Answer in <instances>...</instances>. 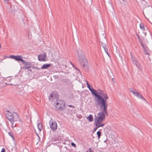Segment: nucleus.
Masks as SVG:
<instances>
[{
    "label": "nucleus",
    "instance_id": "29",
    "mask_svg": "<svg viewBox=\"0 0 152 152\" xmlns=\"http://www.w3.org/2000/svg\"><path fill=\"white\" fill-rule=\"evenodd\" d=\"M4 1L5 2H6L7 3H8L9 2V0H4Z\"/></svg>",
    "mask_w": 152,
    "mask_h": 152
},
{
    "label": "nucleus",
    "instance_id": "19",
    "mask_svg": "<svg viewBox=\"0 0 152 152\" xmlns=\"http://www.w3.org/2000/svg\"><path fill=\"white\" fill-rule=\"evenodd\" d=\"M101 133L100 131H98L97 132V134L98 136V137L99 139L100 138V137L101 136Z\"/></svg>",
    "mask_w": 152,
    "mask_h": 152
},
{
    "label": "nucleus",
    "instance_id": "38",
    "mask_svg": "<svg viewBox=\"0 0 152 152\" xmlns=\"http://www.w3.org/2000/svg\"><path fill=\"white\" fill-rule=\"evenodd\" d=\"M104 142H106V140H105L104 141Z\"/></svg>",
    "mask_w": 152,
    "mask_h": 152
},
{
    "label": "nucleus",
    "instance_id": "14",
    "mask_svg": "<svg viewBox=\"0 0 152 152\" xmlns=\"http://www.w3.org/2000/svg\"><path fill=\"white\" fill-rule=\"evenodd\" d=\"M89 122H91L93 120V117L91 115H89L87 118Z\"/></svg>",
    "mask_w": 152,
    "mask_h": 152
},
{
    "label": "nucleus",
    "instance_id": "23",
    "mask_svg": "<svg viewBox=\"0 0 152 152\" xmlns=\"http://www.w3.org/2000/svg\"><path fill=\"white\" fill-rule=\"evenodd\" d=\"M71 145L72 146H73L74 147H76V145L75 144L74 142H72L71 143Z\"/></svg>",
    "mask_w": 152,
    "mask_h": 152
},
{
    "label": "nucleus",
    "instance_id": "8",
    "mask_svg": "<svg viewBox=\"0 0 152 152\" xmlns=\"http://www.w3.org/2000/svg\"><path fill=\"white\" fill-rule=\"evenodd\" d=\"M58 96L57 94H56L54 93H51L49 97V99L52 102H56L58 101Z\"/></svg>",
    "mask_w": 152,
    "mask_h": 152
},
{
    "label": "nucleus",
    "instance_id": "25",
    "mask_svg": "<svg viewBox=\"0 0 152 152\" xmlns=\"http://www.w3.org/2000/svg\"><path fill=\"white\" fill-rule=\"evenodd\" d=\"M102 47L103 48H105L107 47L105 44L102 43Z\"/></svg>",
    "mask_w": 152,
    "mask_h": 152
},
{
    "label": "nucleus",
    "instance_id": "6",
    "mask_svg": "<svg viewBox=\"0 0 152 152\" xmlns=\"http://www.w3.org/2000/svg\"><path fill=\"white\" fill-rule=\"evenodd\" d=\"M59 102L60 103L58 102H56V103L54 102V104H56L55 107L57 110L62 111L65 108V103L63 101L60 100Z\"/></svg>",
    "mask_w": 152,
    "mask_h": 152
},
{
    "label": "nucleus",
    "instance_id": "26",
    "mask_svg": "<svg viewBox=\"0 0 152 152\" xmlns=\"http://www.w3.org/2000/svg\"><path fill=\"white\" fill-rule=\"evenodd\" d=\"M8 85H14V86H18V84H12V83H9L8 84Z\"/></svg>",
    "mask_w": 152,
    "mask_h": 152
},
{
    "label": "nucleus",
    "instance_id": "13",
    "mask_svg": "<svg viewBox=\"0 0 152 152\" xmlns=\"http://www.w3.org/2000/svg\"><path fill=\"white\" fill-rule=\"evenodd\" d=\"M142 5L143 8V11L144 10L145 11L146 10V7H145L142 4H144L145 5L146 4H147V2L145 0H142Z\"/></svg>",
    "mask_w": 152,
    "mask_h": 152
},
{
    "label": "nucleus",
    "instance_id": "4",
    "mask_svg": "<svg viewBox=\"0 0 152 152\" xmlns=\"http://www.w3.org/2000/svg\"><path fill=\"white\" fill-rule=\"evenodd\" d=\"M9 58L14 59L16 61L21 62L24 65L23 68L24 69H28L32 67L31 66V63L25 61L23 59V57L22 55H10Z\"/></svg>",
    "mask_w": 152,
    "mask_h": 152
},
{
    "label": "nucleus",
    "instance_id": "11",
    "mask_svg": "<svg viewBox=\"0 0 152 152\" xmlns=\"http://www.w3.org/2000/svg\"><path fill=\"white\" fill-rule=\"evenodd\" d=\"M87 87L88 88L89 90L91 92L92 94H95V93H94V91H94V89L93 88L92 86H91L90 85L88 84L87 81Z\"/></svg>",
    "mask_w": 152,
    "mask_h": 152
},
{
    "label": "nucleus",
    "instance_id": "17",
    "mask_svg": "<svg viewBox=\"0 0 152 152\" xmlns=\"http://www.w3.org/2000/svg\"><path fill=\"white\" fill-rule=\"evenodd\" d=\"M140 27L141 29H142L144 31L145 30V28L143 24L141 23L140 25Z\"/></svg>",
    "mask_w": 152,
    "mask_h": 152
},
{
    "label": "nucleus",
    "instance_id": "16",
    "mask_svg": "<svg viewBox=\"0 0 152 152\" xmlns=\"http://www.w3.org/2000/svg\"><path fill=\"white\" fill-rule=\"evenodd\" d=\"M8 134L12 138V139L14 141L15 140V137L14 136L12 133L11 132H8Z\"/></svg>",
    "mask_w": 152,
    "mask_h": 152
},
{
    "label": "nucleus",
    "instance_id": "15",
    "mask_svg": "<svg viewBox=\"0 0 152 152\" xmlns=\"http://www.w3.org/2000/svg\"><path fill=\"white\" fill-rule=\"evenodd\" d=\"M37 127L39 130L40 131L43 128L42 124L40 123H38L37 124Z\"/></svg>",
    "mask_w": 152,
    "mask_h": 152
},
{
    "label": "nucleus",
    "instance_id": "40",
    "mask_svg": "<svg viewBox=\"0 0 152 152\" xmlns=\"http://www.w3.org/2000/svg\"><path fill=\"white\" fill-rule=\"evenodd\" d=\"M149 7H150L151 8V7H149Z\"/></svg>",
    "mask_w": 152,
    "mask_h": 152
},
{
    "label": "nucleus",
    "instance_id": "3",
    "mask_svg": "<svg viewBox=\"0 0 152 152\" xmlns=\"http://www.w3.org/2000/svg\"><path fill=\"white\" fill-rule=\"evenodd\" d=\"M8 113L6 115L7 118L9 120L11 124V126L14 128L16 126V123L15 122L19 121L20 122H22L21 119L19 118L18 114L16 112L12 113L10 112L8 110L7 111Z\"/></svg>",
    "mask_w": 152,
    "mask_h": 152
},
{
    "label": "nucleus",
    "instance_id": "37",
    "mask_svg": "<svg viewBox=\"0 0 152 152\" xmlns=\"http://www.w3.org/2000/svg\"><path fill=\"white\" fill-rule=\"evenodd\" d=\"M144 34L145 35H146V33H145Z\"/></svg>",
    "mask_w": 152,
    "mask_h": 152
},
{
    "label": "nucleus",
    "instance_id": "22",
    "mask_svg": "<svg viewBox=\"0 0 152 152\" xmlns=\"http://www.w3.org/2000/svg\"><path fill=\"white\" fill-rule=\"evenodd\" d=\"M143 46H142L143 48L145 50V51H147V47L146 45H143Z\"/></svg>",
    "mask_w": 152,
    "mask_h": 152
},
{
    "label": "nucleus",
    "instance_id": "2",
    "mask_svg": "<svg viewBox=\"0 0 152 152\" xmlns=\"http://www.w3.org/2000/svg\"><path fill=\"white\" fill-rule=\"evenodd\" d=\"M105 115L106 116H108V113H107V114L103 110H102L101 111L98 113L97 116H96V115H95L94 124L96 127L94 129L93 132H95L97 129L99 127L98 124H101V122L105 119Z\"/></svg>",
    "mask_w": 152,
    "mask_h": 152
},
{
    "label": "nucleus",
    "instance_id": "31",
    "mask_svg": "<svg viewBox=\"0 0 152 152\" xmlns=\"http://www.w3.org/2000/svg\"><path fill=\"white\" fill-rule=\"evenodd\" d=\"M70 63H71V64L72 65V66H73V67L75 68L77 70H79V69H77V68H75L74 66V65L73 64H72L71 62H70Z\"/></svg>",
    "mask_w": 152,
    "mask_h": 152
},
{
    "label": "nucleus",
    "instance_id": "24",
    "mask_svg": "<svg viewBox=\"0 0 152 152\" xmlns=\"http://www.w3.org/2000/svg\"><path fill=\"white\" fill-rule=\"evenodd\" d=\"M104 124H98V126H99V127H103V126H104Z\"/></svg>",
    "mask_w": 152,
    "mask_h": 152
},
{
    "label": "nucleus",
    "instance_id": "27",
    "mask_svg": "<svg viewBox=\"0 0 152 152\" xmlns=\"http://www.w3.org/2000/svg\"><path fill=\"white\" fill-rule=\"evenodd\" d=\"M5 149L4 148H3L1 150V152H5Z\"/></svg>",
    "mask_w": 152,
    "mask_h": 152
},
{
    "label": "nucleus",
    "instance_id": "5",
    "mask_svg": "<svg viewBox=\"0 0 152 152\" xmlns=\"http://www.w3.org/2000/svg\"><path fill=\"white\" fill-rule=\"evenodd\" d=\"M77 52L79 60L81 62H83V66H84L85 64L87 63V61L83 51L80 49H78L77 50Z\"/></svg>",
    "mask_w": 152,
    "mask_h": 152
},
{
    "label": "nucleus",
    "instance_id": "28",
    "mask_svg": "<svg viewBox=\"0 0 152 152\" xmlns=\"http://www.w3.org/2000/svg\"><path fill=\"white\" fill-rule=\"evenodd\" d=\"M69 107H73V108H74L75 107V106L72 105H69L68 106Z\"/></svg>",
    "mask_w": 152,
    "mask_h": 152
},
{
    "label": "nucleus",
    "instance_id": "10",
    "mask_svg": "<svg viewBox=\"0 0 152 152\" xmlns=\"http://www.w3.org/2000/svg\"><path fill=\"white\" fill-rule=\"evenodd\" d=\"M46 58V55L45 53L43 55H40L38 56V59L39 61H46L45 59Z\"/></svg>",
    "mask_w": 152,
    "mask_h": 152
},
{
    "label": "nucleus",
    "instance_id": "7",
    "mask_svg": "<svg viewBox=\"0 0 152 152\" xmlns=\"http://www.w3.org/2000/svg\"><path fill=\"white\" fill-rule=\"evenodd\" d=\"M130 90L134 95L136 97H138L139 99H143L144 100L146 101L145 99L142 96V95L137 91V90L136 89H130Z\"/></svg>",
    "mask_w": 152,
    "mask_h": 152
},
{
    "label": "nucleus",
    "instance_id": "1",
    "mask_svg": "<svg viewBox=\"0 0 152 152\" xmlns=\"http://www.w3.org/2000/svg\"><path fill=\"white\" fill-rule=\"evenodd\" d=\"M94 91L95 94H93L95 97L94 101L96 104L100 105V108L102 109L105 113L107 114V109L108 105L107 100L108 97L106 93L101 90H98L97 91L94 89Z\"/></svg>",
    "mask_w": 152,
    "mask_h": 152
},
{
    "label": "nucleus",
    "instance_id": "35",
    "mask_svg": "<svg viewBox=\"0 0 152 152\" xmlns=\"http://www.w3.org/2000/svg\"><path fill=\"white\" fill-rule=\"evenodd\" d=\"M29 71L31 72H32V70L31 69H28Z\"/></svg>",
    "mask_w": 152,
    "mask_h": 152
},
{
    "label": "nucleus",
    "instance_id": "39",
    "mask_svg": "<svg viewBox=\"0 0 152 152\" xmlns=\"http://www.w3.org/2000/svg\"><path fill=\"white\" fill-rule=\"evenodd\" d=\"M122 0L124 1L125 0Z\"/></svg>",
    "mask_w": 152,
    "mask_h": 152
},
{
    "label": "nucleus",
    "instance_id": "33",
    "mask_svg": "<svg viewBox=\"0 0 152 152\" xmlns=\"http://www.w3.org/2000/svg\"><path fill=\"white\" fill-rule=\"evenodd\" d=\"M137 36L138 39H140V37L139 36V35L138 34H137Z\"/></svg>",
    "mask_w": 152,
    "mask_h": 152
},
{
    "label": "nucleus",
    "instance_id": "36",
    "mask_svg": "<svg viewBox=\"0 0 152 152\" xmlns=\"http://www.w3.org/2000/svg\"><path fill=\"white\" fill-rule=\"evenodd\" d=\"M9 80V81H10L11 80H12V79L10 78Z\"/></svg>",
    "mask_w": 152,
    "mask_h": 152
},
{
    "label": "nucleus",
    "instance_id": "30",
    "mask_svg": "<svg viewBox=\"0 0 152 152\" xmlns=\"http://www.w3.org/2000/svg\"><path fill=\"white\" fill-rule=\"evenodd\" d=\"M145 54H148V55H150V53H147V51L146 52L145 51Z\"/></svg>",
    "mask_w": 152,
    "mask_h": 152
},
{
    "label": "nucleus",
    "instance_id": "34",
    "mask_svg": "<svg viewBox=\"0 0 152 152\" xmlns=\"http://www.w3.org/2000/svg\"><path fill=\"white\" fill-rule=\"evenodd\" d=\"M33 67V68H35V69H39L38 68V67Z\"/></svg>",
    "mask_w": 152,
    "mask_h": 152
},
{
    "label": "nucleus",
    "instance_id": "20",
    "mask_svg": "<svg viewBox=\"0 0 152 152\" xmlns=\"http://www.w3.org/2000/svg\"><path fill=\"white\" fill-rule=\"evenodd\" d=\"M132 61L134 64H135L136 66L138 67V63L137 62L136 60H132Z\"/></svg>",
    "mask_w": 152,
    "mask_h": 152
},
{
    "label": "nucleus",
    "instance_id": "32",
    "mask_svg": "<svg viewBox=\"0 0 152 152\" xmlns=\"http://www.w3.org/2000/svg\"><path fill=\"white\" fill-rule=\"evenodd\" d=\"M89 152H93V151L91 150V148L89 149Z\"/></svg>",
    "mask_w": 152,
    "mask_h": 152
},
{
    "label": "nucleus",
    "instance_id": "9",
    "mask_svg": "<svg viewBox=\"0 0 152 152\" xmlns=\"http://www.w3.org/2000/svg\"><path fill=\"white\" fill-rule=\"evenodd\" d=\"M50 126L51 129L53 131H55L57 129V124L55 121H53L52 122L50 121L49 122Z\"/></svg>",
    "mask_w": 152,
    "mask_h": 152
},
{
    "label": "nucleus",
    "instance_id": "21",
    "mask_svg": "<svg viewBox=\"0 0 152 152\" xmlns=\"http://www.w3.org/2000/svg\"><path fill=\"white\" fill-rule=\"evenodd\" d=\"M104 50L105 52L107 54V55L109 56L110 55H109V54L108 53V50H107V47H106V48H104Z\"/></svg>",
    "mask_w": 152,
    "mask_h": 152
},
{
    "label": "nucleus",
    "instance_id": "41",
    "mask_svg": "<svg viewBox=\"0 0 152 152\" xmlns=\"http://www.w3.org/2000/svg\"><path fill=\"white\" fill-rule=\"evenodd\" d=\"M140 69L141 70H142V69H140Z\"/></svg>",
    "mask_w": 152,
    "mask_h": 152
},
{
    "label": "nucleus",
    "instance_id": "12",
    "mask_svg": "<svg viewBox=\"0 0 152 152\" xmlns=\"http://www.w3.org/2000/svg\"><path fill=\"white\" fill-rule=\"evenodd\" d=\"M51 66V64H44L42 66L40 69H46L50 66Z\"/></svg>",
    "mask_w": 152,
    "mask_h": 152
},
{
    "label": "nucleus",
    "instance_id": "18",
    "mask_svg": "<svg viewBox=\"0 0 152 152\" xmlns=\"http://www.w3.org/2000/svg\"><path fill=\"white\" fill-rule=\"evenodd\" d=\"M139 41L140 43L142 46H143V44L142 43V41H143V38H140L139 39Z\"/></svg>",
    "mask_w": 152,
    "mask_h": 152
}]
</instances>
